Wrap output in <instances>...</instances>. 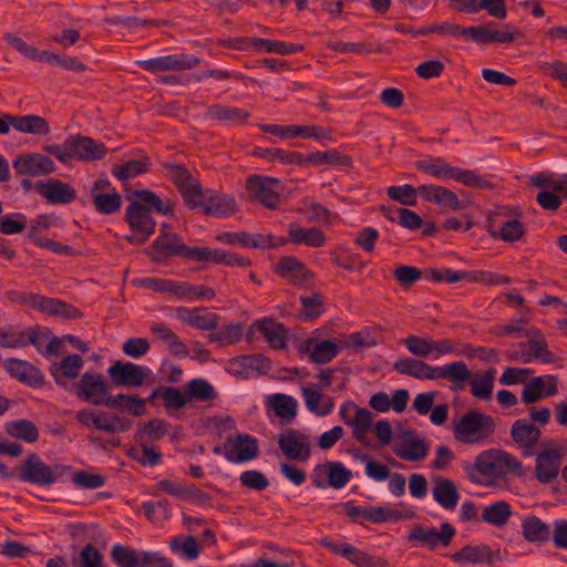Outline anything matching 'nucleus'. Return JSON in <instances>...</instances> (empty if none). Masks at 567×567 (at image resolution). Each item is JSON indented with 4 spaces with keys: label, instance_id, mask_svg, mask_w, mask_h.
<instances>
[{
    "label": "nucleus",
    "instance_id": "nucleus-23",
    "mask_svg": "<svg viewBox=\"0 0 567 567\" xmlns=\"http://www.w3.org/2000/svg\"><path fill=\"white\" fill-rule=\"evenodd\" d=\"M31 299V308L49 316H59L65 319H78L82 317V312L78 308L59 299L38 293H34Z\"/></svg>",
    "mask_w": 567,
    "mask_h": 567
},
{
    "label": "nucleus",
    "instance_id": "nucleus-59",
    "mask_svg": "<svg viewBox=\"0 0 567 567\" xmlns=\"http://www.w3.org/2000/svg\"><path fill=\"white\" fill-rule=\"evenodd\" d=\"M252 47L256 49L264 48L267 52H274L284 55L301 52L303 50V45L300 44L265 40L259 38H252Z\"/></svg>",
    "mask_w": 567,
    "mask_h": 567
},
{
    "label": "nucleus",
    "instance_id": "nucleus-46",
    "mask_svg": "<svg viewBox=\"0 0 567 567\" xmlns=\"http://www.w3.org/2000/svg\"><path fill=\"white\" fill-rule=\"evenodd\" d=\"M207 115L218 122H245L249 117V113L243 109L215 104L207 109Z\"/></svg>",
    "mask_w": 567,
    "mask_h": 567
},
{
    "label": "nucleus",
    "instance_id": "nucleus-29",
    "mask_svg": "<svg viewBox=\"0 0 567 567\" xmlns=\"http://www.w3.org/2000/svg\"><path fill=\"white\" fill-rule=\"evenodd\" d=\"M525 337H528L527 343H520V347L524 348L528 346L530 353L529 354H523L522 361L524 363L530 362V355H533L535 359L540 360L544 363H555L558 358L556 354H554L549 349L547 341L544 337V334L537 330H526L524 332Z\"/></svg>",
    "mask_w": 567,
    "mask_h": 567
},
{
    "label": "nucleus",
    "instance_id": "nucleus-33",
    "mask_svg": "<svg viewBox=\"0 0 567 567\" xmlns=\"http://www.w3.org/2000/svg\"><path fill=\"white\" fill-rule=\"evenodd\" d=\"M301 351L309 354L311 362L324 364L337 357L339 347L330 340L317 342L315 339L309 338L301 344Z\"/></svg>",
    "mask_w": 567,
    "mask_h": 567
},
{
    "label": "nucleus",
    "instance_id": "nucleus-17",
    "mask_svg": "<svg viewBox=\"0 0 567 567\" xmlns=\"http://www.w3.org/2000/svg\"><path fill=\"white\" fill-rule=\"evenodd\" d=\"M494 22H488L483 25L467 27L466 39L472 40L477 44L487 43H512L515 35L519 34L511 24H505L501 30H495Z\"/></svg>",
    "mask_w": 567,
    "mask_h": 567
},
{
    "label": "nucleus",
    "instance_id": "nucleus-3",
    "mask_svg": "<svg viewBox=\"0 0 567 567\" xmlns=\"http://www.w3.org/2000/svg\"><path fill=\"white\" fill-rule=\"evenodd\" d=\"M496 429L494 419L478 411L464 414L454 426V439L464 444H477L489 437Z\"/></svg>",
    "mask_w": 567,
    "mask_h": 567
},
{
    "label": "nucleus",
    "instance_id": "nucleus-31",
    "mask_svg": "<svg viewBox=\"0 0 567 567\" xmlns=\"http://www.w3.org/2000/svg\"><path fill=\"white\" fill-rule=\"evenodd\" d=\"M276 271L295 285L308 284L313 277L305 264L292 256L281 258L276 266Z\"/></svg>",
    "mask_w": 567,
    "mask_h": 567
},
{
    "label": "nucleus",
    "instance_id": "nucleus-25",
    "mask_svg": "<svg viewBox=\"0 0 567 567\" xmlns=\"http://www.w3.org/2000/svg\"><path fill=\"white\" fill-rule=\"evenodd\" d=\"M189 259H195L200 262L223 264L226 266L248 267L250 261L236 254L228 252L221 249H212L209 247H194L190 252Z\"/></svg>",
    "mask_w": 567,
    "mask_h": 567
},
{
    "label": "nucleus",
    "instance_id": "nucleus-39",
    "mask_svg": "<svg viewBox=\"0 0 567 567\" xmlns=\"http://www.w3.org/2000/svg\"><path fill=\"white\" fill-rule=\"evenodd\" d=\"M39 332L34 328L18 331L12 327L0 329V347L20 348L29 343H35Z\"/></svg>",
    "mask_w": 567,
    "mask_h": 567
},
{
    "label": "nucleus",
    "instance_id": "nucleus-64",
    "mask_svg": "<svg viewBox=\"0 0 567 567\" xmlns=\"http://www.w3.org/2000/svg\"><path fill=\"white\" fill-rule=\"evenodd\" d=\"M76 420L86 426L92 425L96 430L106 432L107 413L104 411L80 410L76 413Z\"/></svg>",
    "mask_w": 567,
    "mask_h": 567
},
{
    "label": "nucleus",
    "instance_id": "nucleus-15",
    "mask_svg": "<svg viewBox=\"0 0 567 567\" xmlns=\"http://www.w3.org/2000/svg\"><path fill=\"white\" fill-rule=\"evenodd\" d=\"M347 515L353 520L358 522L360 517L372 523L398 522L403 518L414 517V513L403 514L399 509L391 507L373 506H354L351 502L346 503Z\"/></svg>",
    "mask_w": 567,
    "mask_h": 567
},
{
    "label": "nucleus",
    "instance_id": "nucleus-41",
    "mask_svg": "<svg viewBox=\"0 0 567 567\" xmlns=\"http://www.w3.org/2000/svg\"><path fill=\"white\" fill-rule=\"evenodd\" d=\"M433 498L443 508L452 511L456 507L460 494L453 481L440 478L433 487Z\"/></svg>",
    "mask_w": 567,
    "mask_h": 567
},
{
    "label": "nucleus",
    "instance_id": "nucleus-49",
    "mask_svg": "<svg viewBox=\"0 0 567 567\" xmlns=\"http://www.w3.org/2000/svg\"><path fill=\"white\" fill-rule=\"evenodd\" d=\"M306 161L307 165L312 164L316 166H320L323 164L339 165L346 167L352 166V158L347 154L338 152L337 150L311 153L306 157Z\"/></svg>",
    "mask_w": 567,
    "mask_h": 567
},
{
    "label": "nucleus",
    "instance_id": "nucleus-8",
    "mask_svg": "<svg viewBox=\"0 0 567 567\" xmlns=\"http://www.w3.org/2000/svg\"><path fill=\"white\" fill-rule=\"evenodd\" d=\"M392 452L404 461L419 462L424 460L430 451V444L421 439L413 430L400 431L393 440Z\"/></svg>",
    "mask_w": 567,
    "mask_h": 567
},
{
    "label": "nucleus",
    "instance_id": "nucleus-32",
    "mask_svg": "<svg viewBox=\"0 0 567 567\" xmlns=\"http://www.w3.org/2000/svg\"><path fill=\"white\" fill-rule=\"evenodd\" d=\"M229 367L234 373L248 375L252 371L267 373L271 369V363L264 354L255 353L233 358Z\"/></svg>",
    "mask_w": 567,
    "mask_h": 567
},
{
    "label": "nucleus",
    "instance_id": "nucleus-28",
    "mask_svg": "<svg viewBox=\"0 0 567 567\" xmlns=\"http://www.w3.org/2000/svg\"><path fill=\"white\" fill-rule=\"evenodd\" d=\"M557 392V379L554 375L532 378L522 392V400L526 404L538 402L543 398L551 396Z\"/></svg>",
    "mask_w": 567,
    "mask_h": 567
},
{
    "label": "nucleus",
    "instance_id": "nucleus-11",
    "mask_svg": "<svg viewBox=\"0 0 567 567\" xmlns=\"http://www.w3.org/2000/svg\"><path fill=\"white\" fill-rule=\"evenodd\" d=\"M279 181L272 177L252 175L246 182V188L251 200L258 202L269 209L278 208L280 195L275 189Z\"/></svg>",
    "mask_w": 567,
    "mask_h": 567
},
{
    "label": "nucleus",
    "instance_id": "nucleus-60",
    "mask_svg": "<svg viewBox=\"0 0 567 567\" xmlns=\"http://www.w3.org/2000/svg\"><path fill=\"white\" fill-rule=\"evenodd\" d=\"M187 393L189 399H195L200 402H207L217 398L213 385L204 379L190 380L187 383Z\"/></svg>",
    "mask_w": 567,
    "mask_h": 567
},
{
    "label": "nucleus",
    "instance_id": "nucleus-43",
    "mask_svg": "<svg viewBox=\"0 0 567 567\" xmlns=\"http://www.w3.org/2000/svg\"><path fill=\"white\" fill-rule=\"evenodd\" d=\"M373 421V414L364 408H359L355 411L354 416L349 422V426L352 427V436L361 444L369 446L368 433L371 429Z\"/></svg>",
    "mask_w": 567,
    "mask_h": 567
},
{
    "label": "nucleus",
    "instance_id": "nucleus-45",
    "mask_svg": "<svg viewBox=\"0 0 567 567\" xmlns=\"http://www.w3.org/2000/svg\"><path fill=\"white\" fill-rule=\"evenodd\" d=\"M4 427L10 436L28 443H34L39 439L37 425L29 420L20 419L10 421L6 423Z\"/></svg>",
    "mask_w": 567,
    "mask_h": 567
},
{
    "label": "nucleus",
    "instance_id": "nucleus-13",
    "mask_svg": "<svg viewBox=\"0 0 567 567\" xmlns=\"http://www.w3.org/2000/svg\"><path fill=\"white\" fill-rule=\"evenodd\" d=\"M152 247L154 252H148V255L154 262H161L174 256L189 259L193 249L183 244L177 234L164 230L153 241Z\"/></svg>",
    "mask_w": 567,
    "mask_h": 567
},
{
    "label": "nucleus",
    "instance_id": "nucleus-5",
    "mask_svg": "<svg viewBox=\"0 0 567 567\" xmlns=\"http://www.w3.org/2000/svg\"><path fill=\"white\" fill-rule=\"evenodd\" d=\"M69 471V466L60 464L49 466L38 454L32 453L21 464L19 477L39 486H51Z\"/></svg>",
    "mask_w": 567,
    "mask_h": 567
},
{
    "label": "nucleus",
    "instance_id": "nucleus-26",
    "mask_svg": "<svg viewBox=\"0 0 567 567\" xmlns=\"http://www.w3.org/2000/svg\"><path fill=\"white\" fill-rule=\"evenodd\" d=\"M443 379L451 383V390L462 391L472 379V372L463 361H454L435 367V380Z\"/></svg>",
    "mask_w": 567,
    "mask_h": 567
},
{
    "label": "nucleus",
    "instance_id": "nucleus-61",
    "mask_svg": "<svg viewBox=\"0 0 567 567\" xmlns=\"http://www.w3.org/2000/svg\"><path fill=\"white\" fill-rule=\"evenodd\" d=\"M92 197L95 210L104 215L117 212L122 204V197L115 190L111 194H97Z\"/></svg>",
    "mask_w": 567,
    "mask_h": 567
},
{
    "label": "nucleus",
    "instance_id": "nucleus-1",
    "mask_svg": "<svg viewBox=\"0 0 567 567\" xmlns=\"http://www.w3.org/2000/svg\"><path fill=\"white\" fill-rule=\"evenodd\" d=\"M127 200L130 205L126 208L125 219L132 235L126 236L125 239L135 246L143 245L154 234L156 224L151 216L152 210L162 215H171L174 210L169 199L163 200L148 189L134 190Z\"/></svg>",
    "mask_w": 567,
    "mask_h": 567
},
{
    "label": "nucleus",
    "instance_id": "nucleus-42",
    "mask_svg": "<svg viewBox=\"0 0 567 567\" xmlns=\"http://www.w3.org/2000/svg\"><path fill=\"white\" fill-rule=\"evenodd\" d=\"M256 326L272 348L282 349L286 347L287 329L284 324L271 318H266L259 320Z\"/></svg>",
    "mask_w": 567,
    "mask_h": 567
},
{
    "label": "nucleus",
    "instance_id": "nucleus-38",
    "mask_svg": "<svg viewBox=\"0 0 567 567\" xmlns=\"http://www.w3.org/2000/svg\"><path fill=\"white\" fill-rule=\"evenodd\" d=\"M14 130L32 135H48L51 131L49 122L40 115H14L10 117Z\"/></svg>",
    "mask_w": 567,
    "mask_h": 567
},
{
    "label": "nucleus",
    "instance_id": "nucleus-16",
    "mask_svg": "<svg viewBox=\"0 0 567 567\" xmlns=\"http://www.w3.org/2000/svg\"><path fill=\"white\" fill-rule=\"evenodd\" d=\"M145 71L153 73L190 70L199 64V59L187 54H172L136 62Z\"/></svg>",
    "mask_w": 567,
    "mask_h": 567
},
{
    "label": "nucleus",
    "instance_id": "nucleus-48",
    "mask_svg": "<svg viewBox=\"0 0 567 567\" xmlns=\"http://www.w3.org/2000/svg\"><path fill=\"white\" fill-rule=\"evenodd\" d=\"M177 298L186 299V300H196V299H214L216 297V292L213 288L208 286H195L188 282L177 284L175 282L174 292Z\"/></svg>",
    "mask_w": 567,
    "mask_h": 567
},
{
    "label": "nucleus",
    "instance_id": "nucleus-7",
    "mask_svg": "<svg viewBox=\"0 0 567 567\" xmlns=\"http://www.w3.org/2000/svg\"><path fill=\"white\" fill-rule=\"evenodd\" d=\"M75 394L94 405H114L117 401L110 395L106 381L101 373H84L75 384Z\"/></svg>",
    "mask_w": 567,
    "mask_h": 567
},
{
    "label": "nucleus",
    "instance_id": "nucleus-27",
    "mask_svg": "<svg viewBox=\"0 0 567 567\" xmlns=\"http://www.w3.org/2000/svg\"><path fill=\"white\" fill-rule=\"evenodd\" d=\"M35 188L51 204H69L76 196L75 189L60 179L39 181Z\"/></svg>",
    "mask_w": 567,
    "mask_h": 567
},
{
    "label": "nucleus",
    "instance_id": "nucleus-14",
    "mask_svg": "<svg viewBox=\"0 0 567 567\" xmlns=\"http://www.w3.org/2000/svg\"><path fill=\"white\" fill-rule=\"evenodd\" d=\"M17 175L45 176L56 171L51 157L43 153H22L13 161Z\"/></svg>",
    "mask_w": 567,
    "mask_h": 567
},
{
    "label": "nucleus",
    "instance_id": "nucleus-21",
    "mask_svg": "<svg viewBox=\"0 0 567 567\" xmlns=\"http://www.w3.org/2000/svg\"><path fill=\"white\" fill-rule=\"evenodd\" d=\"M561 452L558 447L545 449L537 454L535 476L542 484H549L559 474Z\"/></svg>",
    "mask_w": 567,
    "mask_h": 567
},
{
    "label": "nucleus",
    "instance_id": "nucleus-54",
    "mask_svg": "<svg viewBox=\"0 0 567 567\" xmlns=\"http://www.w3.org/2000/svg\"><path fill=\"white\" fill-rule=\"evenodd\" d=\"M415 167L435 178H451L453 171V166L447 164L442 157L417 161Z\"/></svg>",
    "mask_w": 567,
    "mask_h": 567
},
{
    "label": "nucleus",
    "instance_id": "nucleus-4",
    "mask_svg": "<svg viewBox=\"0 0 567 567\" xmlns=\"http://www.w3.org/2000/svg\"><path fill=\"white\" fill-rule=\"evenodd\" d=\"M517 215H519L517 209L506 206L496 207L487 218L488 233L492 237L506 243L518 241L524 236L526 228L516 218Z\"/></svg>",
    "mask_w": 567,
    "mask_h": 567
},
{
    "label": "nucleus",
    "instance_id": "nucleus-34",
    "mask_svg": "<svg viewBox=\"0 0 567 567\" xmlns=\"http://www.w3.org/2000/svg\"><path fill=\"white\" fill-rule=\"evenodd\" d=\"M288 240L296 245H306L319 248L324 246L327 237L324 233L316 227L302 228L298 223H290L288 226Z\"/></svg>",
    "mask_w": 567,
    "mask_h": 567
},
{
    "label": "nucleus",
    "instance_id": "nucleus-10",
    "mask_svg": "<svg viewBox=\"0 0 567 567\" xmlns=\"http://www.w3.org/2000/svg\"><path fill=\"white\" fill-rule=\"evenodd\" d=\"M278 445L289 460L307 462L311 455L310 436L296 429H287L278 436Z\"/></svg>",
    "mask_w": 567,
    "mask_h": 567
},
{
    "label": "nucleus",
    "instance_id": "nucleus-50",
    "mask_svg": "<svg viewBox=\"0 0 567 567\" xmlns=\"http://www.w3.org/2000/svg\"><path fill=\"white\" fill-rule=\"evenodd\" d=\"M495 370L489 369L471 379V393L478 399L489 400L493 393Z\"/></svg>",
    "mask_w": 567,
    "mask_h": 567
},
{
    "label": "nucleus",
    "instance_id": "nucleus-9",
    "mask_svg": "<svg viewBox=\"0 0 567 567\" xmlns=\"http://www.w3.org/2000/svg\"><path fill=\"white\" fill-rule=\"evenodd\" d=\"M455 534L456 530L450 523L441 524L440 529L414 525L409 533L408 539L410 542H417L430 550H434L440 546H450Z\"/></svg>",
    "mask_w": 567,
    "mask_h": 567
},
{
    "label": "nucleus",
    "instance_id": "nucleus-52",
    "mask_svg": "<svg viewBox=\"0 0 567 567\" xmlns=\"http://www.w3.org/2000/svg\"><path fill=\"white\" fill-rule=\"evenodd\" d=\"M116 399L114 405H107L109 409L126 411L133 416H142L146 413L145 400L140 399L137 395L117 394L112 396Z\"/></svg>",
    "mask_w": 567,
    "mask_h": 567
},
{
    "label": "nucleus",
    "instance_id": "nucleus-30",
    "mask_svg": "<svg viewBox=\"0 0 567 567\" xmlns=\"http://www.w3.org/2000/svg\"><path fill=\"white\" fill-rule=\"evenodd\" d=\"M73 158L78 161L102 159L107 154V147L91 137L71 135Z\"/></svg>",
    "mask_w": 567,
    "mask_h": 567
},
{
    "label": "nucleus",
    "instance_id": "nucleus-62",
    "mask_svg": "<svg viewBox=\"0 0 567 567\" xmlns=\"http://www.w3.org/2000/svg\"><path fill=\"white\" fill-rule=\"evenodd\" d=\"M388 196L404 206L416 205V194H419V187L405 184L402 186H390L386 189Z\"/></svg>",
    "mask_w": 567,
    "mask_h": 567
},
{
    "label": "nucleus",
    "instance_id": "nucleus-63",
    "mask_svg": "<svg viewBox=\"0 0 567 567\" xmlns=\"http://www.w3.org/2000/svg\"><path fill=\"white\" fill-rule=\"evenodd\" d=\"M127 455L144 466H155L162 462V453L145 444L131 449Z\"/></svg>",
    "mask_w": 567,
    "mask_h": 567
},
{
    "label": "nucleus",
    "instance_id": "nucleus-58",
    "mask_svg": "<svg viewBox=\"0 0 567 567\" xmlns=\"http://www.w3.org/2000/svg\"><path fill=\"white\" fill-rule=\"evenodd\" d=\"M324 467L328 484L336 489L344 487L352 477L351 471L339 462H326Z\"/></svg>",
    "mask_w": 567,
    "mask_h": 567
},
{
    "label": "nucleus",
    "instance_id": "nucleus-12",
    "mask_svg": "<svg viewBox=\"0 0 567 567\" xmlns=\"http://www.w3.org/2000/svg\"><path fill=\"white\" fill-rule=\"evenodd\" d=\"M150 372L148 368L121 360L115 361L107 369V374L114 386H141Z\"/></svg>",
    "mask_w": 567,
    "mask_h": 567
},
{
    "label": "nucleus",
    "instance_id": "nucleus-18",
    "mask_svg": "<svg viewBox=\"0 0 567 567\" xmlns=\"http://www.w3.org/2000/svg\"><path fill=\"white\" fill-rule=\"evenodd\" d=\"M501 549L493 550L486 544L465 545L458 551L451 555V559L456 564H487L493 565L503 560Z\"/></svg>",
    "mask_w": 567,
    "mask_h": 567
},
{
    "label": "nucleus",
    "instance_id": "nucleus-56",
    "mask_svg": "<svg viewBox=\"0 0 567 567\" xmlns=\"http://www.w3.org/2000/svg\"><path fill=\"white\" fill-rule=\"evenodd\" d=\"M142 551L116 544L112 547L111 557L120 567H140Z\"/></svg>",
    "mask_w": 567,
    "mask_h": 567
},
{
    "label": "nucleus",
    "instance_id": "nucleus-36",
    "mask_svg": "<svg viewBox=\"0 0 567 567\" xmlns=\"http://www.w3.org/2000/svg\"><path fill=\"white\" fill-rule=\"evenodd\" d=\"M302 395L307 409L315 415L326 416L332 412L334 401L330 395L310 386L302 388Z\"/></svg>",
    "mask_w": 567,
    "mask_h": 567
},
{
    "label": "nucleus",
    "instance_id": "nucleus-19",
    "mask_svg": "<svg viewBox=\"0 0 567 567\" xmlns=\"http://www.w3.org/2000/svg\"><path fill=\"white\" fill-rule=\"evenodd\" d=\"M6 371L18 381L32 386L41 388L44 385L45 377L34 364L16 358H9L3 361Z\"/></svg>",
    "mask_w": 567,
    "mask_h": 567
},
{
    "label": "nucleus",
    "instance_id": "nucleus-2",
    "mask_svg": "<svg viewBox=\"0 0 567 567\" xmlns=\"http://www.w3.org/2000/svg\"><path fill=\"white\" fill-rule=\"evenodd\" d=\"M467 478L481 486H493L506 476L524 475L522 462L508 452L491 449L476 455L474 463L464 466Z\"/></svg>",
    "mask_w": 567,
    "mask_h": 567
},
{
    "label": "nucleus",
    "instance_id": "nucleus-57",
    "mask_svg": "<svg viewBox=\"0 0 567 567\" xmlns=\"http://www.w3.org/2000/svg\"><path fill=\"white\" fill-rule=\"evenodd\" d=\"M150 167V159L146 157L142 161H128L121 166H114L112 174L122 182H126L137 175L144 174Z\"/></svg>",
    "mask_w": 567,
    "mask_h": 567
},
{
    "label": "nucleus",
    "instance_id": "nucleus-47",
    "mask_svg": "<svg viewBox=\"0 0 567 567\" xmlns=\"http://www.w3.org/2000/svg\"><path fill=\"white\" fill-rule=\"evenodd\" d=\"M323 300V296L320 292H312L310 296H301L300 302L302 305V311L299 313V317L309 322L317 320L324 312Z\"/></svg>",
    "mask_w": 567,
    "mask_h": 567
},
{
    "label": "nucleus",
    "instance_id": "nucleus-37",
    "mask_svg": "<svg viewBox=\"0 0 567 567\" xmlns=\"http://www.w3.org/2000/svg\"><path fill=\"white\" fill-rule=\"evenodd\" d=\"M82 367V358L79 354H70L63 358L60 363H52L50 373L59 385L65 386L66 383L63 379H75L80 374Z\"/></svg>",
    "mask_w": 567,
    "mask_h": 567
},
{
    "label": "nucleus",
    "instance_id": "nucleus-40",
    "mask_svg": "<svg viewBox=\"0 0 567 567\" xmlns=\"http://www.w3.org/2000/svg\"><path fill=\"white\" fill-rule=\"evenodd\" d=\"M151 332L154 337L162 340L174 355H188L187 347L182 342L179 337L172 331L165 323L156 322L151 326Z\"/></svg>",
    "mask_w": 567,
    "mask_h": 567
},
{
    "label": "nucleus",
    "instance_id": "nucleus-35",
    "mask_svg": "<svg viewBox=\"0 0 567 567\" xmlns=\"http://www.w3.org/2000/svg\"><path fill=\"white\" fill-rule=\"evenodd\" d=\"M393 369L400 373L419 380H435V367L413 358H401L394 362Z\"/></svg>",
    "mask_w": 567,
    "mask_h": 567
},
{
    "label": "nucleus",
    "instance_id": "nucleus-20",
    "mask_svg": "<svg viewBox=\"0 0 567 567\" xmlns=\"http://www.w3.org/2000/svg\"><path fill=\"white\" fill-rule=\"evenodd\" d=\"M225 456L231 463H241L258 456V442L248 434H238L224 444Z\"/></svg>",
    "mask_w": 567,
    "mask_h": 567
},
{
    "label": "nucleus",
    "instance_id": "nucleus-44",
    "mask_svg": "<svg viewBox=\"0 0 567 567\" xmlns=\"http://www.w3.org/2000/svg\"><path fill=\"white\" fill-rule=\"evenodd\" d=\"M522 528L523 536L530 543H545L549 539V526L537 516L525 517Z\"/></svg>",
    "mask_w": 567,
    "mask_h": 567
},
{
    "label": "nucleus",
    "instance_id": "nucleus-55",
    "mask_svg": "<svg viewBox=\"0 0 567 567\" xmlns=\"http://www.w3.org/2000/svg\"><path fill=\"white\" fill-rule=\"evenodd\" d=\"M270 404L277 416L291 421L297 415V401L287 394L277 393L270 398Z\"/></svg>",
    "mask_w": 567,
    "mask_h": 567
},
{
    "label": "nucleus",
    "instance_id": "nucleus-53",
    "mask_svg": "<svg viewBox=\"0 0 567 567\" xmlns=\"http://www.w3.org/2000/svg\"><path fill=\"white\" fill-rule=\"evenodd\" d=\"M39 61L50 65H58L69 71L83 72L86 70V65L80 62L76 58L59 55L51 51H41Z\"/></svg>",
    "mask_w": 567,
    "mask_h": 567
},
{
    "label": "nucleus",
    "instance_id": "nucleus-6",
    "mask_svg": "<svg viewBox=\"0 0 567 567\" xmlns=\"http://www.w3.org/2000/svg\"><path fill=\"white\" fill-rule=\"evenodd\" d=\"M163 167L187 206L190 209L198 208L199 198L203 197V188L199 181L183 164L165 162Z\"/></svg>",
    "mask_w": 567,
    "mask_h": 567
},
{
    "label": "nucleus",
    "instance_id": "nucleus-22",
    "mask_svg": "<svg viewBox=\"0 0 567 567\" xmlns=\"http://www.w3.org/2000/svg\"><path fill=\"white\" fill-rule=\"evenodd\" d=\"M419 195L426 202L433 203L441 208L462 210L466 205L458 199L457 195L443 186L422 185L419 186Z\"/></svg>",
    "mask_w": 567,
    "mask_h": 567
},
{
    "label": "nucleus",
    "instance_id": "nucleus-51",
    "mask_svg": "<svg viewBox=\"0 0 567 567\" xmlns=\"http://www.w3.org/2000/svg\"><path fill=\"white\" fill-rule=\"evenodd\" d=\"M511 515L512 509L509 504L504 501H499L483 508L482 519L485 523L499 527L507 523Z\"/></svg>",
    "mask_w": 567,
    "mask_h": 567
},
{
    "label": "nucleus",
    "instance_id": "nucleus-24",
    "mask_svg": "<svg viewBox=\"0 0 567 567\" xmlns=\"http://www.w3.org/2000/svg\"><path fill=\"white\" fill-rule=\"evenodd\" d=\"M540 434V430L525 419L515 421L511 429L513 441L523 449L525 456L535 454L534 447L539 441Z\"/></svg>",
    "mask_w": 567,
    "mask_h": 567
}]
</instances>
